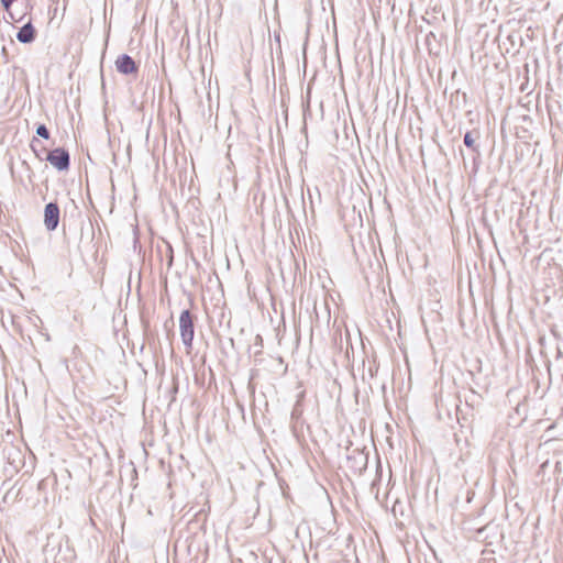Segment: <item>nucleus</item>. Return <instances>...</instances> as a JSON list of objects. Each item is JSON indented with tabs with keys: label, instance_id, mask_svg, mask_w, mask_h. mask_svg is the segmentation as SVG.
<instances>
[{
	"label": "nucleus",
	"instance_id": "obj_9",
	"mask_svg": "<svg viewBox=\"0 0 563 563\" xmlns=\"http://www.w3.org/2000/svg\"><path fill=\"white\" fill-rule=\"evenodd\" d=\"M1 53L4 58V63H8L9 62V52H8L7 47H2Z\"/></svg>",
	"mask_w": 563,
	"mask_h": 563
},
{
	"label": "nucleus",
	"instance_id": "obj_8",
	"mask_svg": "<svg viewBox=\"0 0 563 563\" xmlns=\"http://www.w3.org/2000/svg\"><path fill=\"white\" fill-rule=\"evenodd\" d=\"M14 0H1L2 5L4 7L5 11L13 18V15L10 12L11 4Z\"/></svg>",
	"mask_w": 563,
	"mask_h": 563
},
{
	"label": "nucleus",
	"instance_id": "obj_4",
	"mask_svg": "<svg viewBox=\"0 0 563 563\" xmlns=\"http://www.w3.org/2000/svg\"><path fill=\"white\" fill-rule=\"evenodd\" d=\"M118 71L122 74H134L137 71L135 62L129 55H122L115 60Z\"/></svg>",
	"mask_w": 563,
	"mask_h": 563
},
{
	"label": "nucleus",
	"instance_id": "obj_7",
	"mask_svg": "<svg viewBox=\"0 0 563 563\" xmlns=\"http://www.w3.org/2000/svg\"><path fill=\"white\" fill-rule=\"evenodd\" d=\"M36 133H37L40 136L44 137V139H48V137H49V132H48V130L46 129V126H45V125H40V126L37 128V130H36Z\"/></svg>",
	"mask_w": 563,
	"mask_h": 563
},
{
	"label": "nucleus",
	"instance_id": "obj_6",
	"mask_svg": "<svg viewBox=\"0 0 563 563\" xmlns=\"http://www.w3.org/2000/svg\"><path fill=\"white\" fill-rule=\"evenodd\" d=\"M464 144H465L467 147L475 150V137L472 135V133H471V132H467V133L464 135Z\"/></svg>",
	"mask_w": 563,
	"mask_h": 563
},
{
	"label": "nucleus",
	"instance_id": "obj_2",
	"mask_svg": "<svg viewBox=\"0 0 563 563\" xmlns=\"http://www.w3.org/2000/svg\"><path fill=\"white\" fill-rule=\"evenodd\" d=\"M47 161L55 168L64 170L69 166V154L64 148H55L48 153Z\"/></svg>",
	"mask_w": 563,
	"mask_h": 563
},
{
	"label": "nucleus",
	"instance_id": "obj_3",
	"mask_svg": "<svg viewBox=\"0 0 563 563\" xmlns=\"http://www.w3.org/2000/svg\"><path fill=\"white\" fill-rule=\"evenodd\" d=\"M59 222V208L56 203H47L44 210V224L47 230L53 231Z\"/></svg>",
	"mask_w": 563,
	"mask_h": 563
},
{
	"label": "nucleus",
	"instance_id": "obj_1",
	"mask_svg": "<svg viewBox=\"0 0 563 563\" xmlns=\"http://www.w3.org/2000/svg\"><path fill=\"white\" fill-rule=\"evenodd\" d=\"M179 328L183 342L187 346H191L194 340V322L191 314L188 310H185L180 313Z\"/></svg>",
	"mask_w": 563,
	"mask_h": 563
},
{
	"label": "nucleus",
	"instance_id": "obj_5",
	"mask_svg": "<svg viewBox=\"0 0 563 563\" xmlns=\"http://www.w3.org/2000/svg\"><path fill=\"white\" fill-rule=\"evenodd\" d=\"M16 37L22 43H31L35 37V31L32 24L29 22L22 26L18 32Z\"/></svg>",
	"mask_w": 563,
	"mask_h": 563
}]
</instances>
